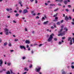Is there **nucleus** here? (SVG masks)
<instances>
[{
    "label": "nucleus",
    "instance_id": "1",
    "mask_svg": "<svg viewBox=\"0 0 74 74\" xmlns=\"http://www.w3.org/2000/svg\"><path fill=\"white\" fill-rule=\"evenodd\" d=\"M54 36V34H51V35L50 36V37H49L48 39L47 40V41L49 42H50L51 41L52 39H53V36Z\"/></svg>",
    "mask_w": 74,
    "mask_h": 74
},
{
    "label": "nucleus",
    "instance_id": "2",
    "mask_svg": "<svg viewBox=\"0 0 74 74\" xmlns=\"http://www.w3.org/2000/svg\"><path fill=\"white\" fill-rule=\"evenodd\" d=\"M36 70L37 72L39 73L40 71V70H41V67H38L37 68H36Z\"/></svg>",
    "mask_w": 74,
    "mask_h": 74
},
{
    "label": "nucleus",
    "instance_id": "3",
    "mask_svg": "<svg viewBox=\"0 0 74 74\" xmlns=\"http://www.w3.org/2000/svg\"><path fill=\"white\" fill-rule=\"evenodd\" d=\"M20 49H26V47H25L24 46L20 45Z\"/></svg>",
    "mask_w": 74,
    "mask_h": 74
},
{
    "label": "nucleus",
    "instance_id": "4",
    "mask_svg": "<svg viewBox=\"0 0 74 74\" xmlns=\"http://www.w3.org/2000/svg\"><path fill=\"white\" fill-rule=\"evenodd\" d=\"M69 17H67V16H66L65 17V20L67 22V21H68V20H69Z\"/></svg>",
    "mask_w": 74,
    "mask_h": 74
},
{
    "label": "nucleus",
    "instance_id": "5",
    "mask_svg": "<svg viewBox=\"0 0 74 74\" xmlns=\"http://www.w3.org/2000/svg\"><path fill=\"white\" fill-rule=\"evenodd\" d=\"M27 10L25 9L24 10L23 12V13L24 14H26V13H27Z\"/></svg>",
    "mask_w": 74,
    "mask_h": 74
},
{
    "label": "nucleus",
    "instance_id": "6",
    "mask_svg": "<svg viewBox=\"0 0 74 74\" xmlns=\"http://www.w3.org/2000/svg\"><path fill=\"white\" fill-rule=\"evenodd\" d=\"M64 33H60V34H58V36H64Z\"/></svg>",
    "mask_w": 74,
    "mask_h": 74
},
{
    "label": "nucleus",
    "instance_id": "7",
    "mask_svg": "<svg viewBox=\"0 0 74 74\" xmlns=\"http://www.w3.org/2000/svg\"><path fill=\"white\" fill-rule=\"evenodd\" d=\"M0 66H1H1H2V65H2L3 64V60H0Z\"/></svg>",
    "mask_w": 74,
    "mask_h": 74
},
{
    "label": "nucleus",
    "instance_id": "8",
    "mask_svg": "<svg viewBox=\"0 0 74 74\" xmlns=\"http://www.w3.org/2000/svg\"><path fill=\"white\" fill-rule=\"evenodd\" d=\"M26 44H29L30 43V41L29 40H26L25 41Z\"/></svg>",
    "mask_w": 74,
    "mask_h": 74
},
{
    "label": "nucleus",
    "instance_id": "9",
    "mask_svg": "<svg viewBox=\"0 0 74 74\" xmlns=\"http://www.w3.org/2000/svg\"><path fill=\"white\" fill-rule=\"evenodd\" d=\"M49 22V21H47L46 22H45L43 24L44 25H46V24H47V23H48Z\"/></svg>",
    "mask_w": 74,
    "mask_h": 74
},
{
    "label": "nucleus",
    "instance_id": "10",
    "mask_svg": "<svg viewBox=\"0 0 74 74\" xmlns=\"http://www.w3.org/2000/svg\"><path fill=\"white\" fill-rule=\"evenodd\" d=\"M64 3L65 5H66L67 3V1L66 0L64 1Z\"/></svg>",
    "mask_w": 74,
    "mask_h": 74
},
{
    "label": "nucleus",
    "instance_id": "11",
    "mask_svg": "<svg viewBox=\"0 0 74 74\" xmlns=\"http://www.w3.org/2000/svg\"><path fill=\"white\" fill-rule=\"evenodd\" d=\"M4 30L5 32H8V30L7 28H5Z\"/></svg>",
    "mask_w": 74,
    "mask_h": 74
},
{
    "label": "nucleus",
    "instance_id": "12",
    "mask_svg": "<svg viewBox=\"0 0 74 74\" xmlns=\"http://www.w3.org/2000/svg\"><path fill=\"white\" fill-rule=\"evenodd\" d=\"M62 30H63V28H61V29H60V30L58 32V33H60L62 32Z\"/></svg>",
    "mask_w": 74,
    "mask_h": 74
},
{
    "label": "nucleus",
    "instance_id": "13",
    "mask_svg": "<svg viewBox=\"0 0 74 74\" xmlns=\"http://www.w3.org/2000/svg\"><path fill=\"white\" fill-rule=\"evenodd\" d=\"M6 74H10L11 73H10V72L9 71H8L6 73Z\"/></svg>",
    "mask_w": 74,
    "mask_h": 74
},
{
    "label": "nucleus",
    "instance_id": "14",
    "mask_svg": "<svg viewBox=\"0 0 74 74\" xmlns=\"http://www.w3.org/2000/svg\"><path fill=\"white\" fill-rule=\"evenodd\" d=\"M70 42L69 43V44L70 45H72V44H73V43H72V40L71 39L70 40Z\"/></svg>",
    "mask_w": 74,
    "mask_h": 74
},
{
    "label": "nucleus",
    "instance_id": "15",
    "mask_svg": "<svg viewBox=\"0 0 74 74\" xmlns=\"http://www.w3.org/2000/svg\"><path fill=\"white\" fill-rule=\"evenodd\" d=\"M70 40H71V37H68V41H70Z\"/></svg>",
    "mask_w": 74,
    "mask_h": 74
},
{
    "label": "nucleus",
    "instance_id": "16",
    "mask_svg": "<svg viewBox=\"0 0 74 74\" xmlns=\"http://www.w3.org/2000/svg\"><path fill=\"white\" fill-rule=\"evenodd\" d=\"M56 25H60V22H58L56 23Z\"/></svg>",
    "mask_w": 74,
    "mask_h": 74
},
{
    "label": "nucleus",
    "instance_id": "17",
    "mask_svg": "<svg viewBox=\"0 0 74 74\" xmlns=\"http://www.w3.org/2000/svg\"><path fill=\"white\" fill-rule=\"evenodd\" d=\"M50 6H55V5L53 4H50L49 5Z\"/></svg>",
    "mask_w": 74,
    "mask_h": 74
},
{
    "label": "nucleus",
    "instance_id": "18",
    "mask_svg": "<svg viewBox=\"0 0 74 74\" xmlns=\"http://www.w3.org/2000/svg\"><path fill=\"white\" fill-rule=\"evenodd\" d=\"M26 70V71H28V70H29L28 69H27V68H25L24 69V71H25Z\"/></svg>",
    "mask_w": 74,
    "mask_h": 74
},
{
    "label": "nucleus",
    "instance_id": "19",
    "mask_svg": "<svg viewBox=\"0 0 74 74\" xmlns=\"http://www.w3.org/2000/svg\"><path fill=\"white\" fill-rule=\"evenodd\" d=\"M7 42H5V43H4L3 44V45H4V46H6V45H7Z\"/></svg>",
    "mask_w": 74,
    "mask_h": 74
},
{
    "label": "nucleus",
    "instance_id": "20",
    "mask_svg": "<svg viewBox=\"0 0 74 74\" xmlns=\"http://www.w3.org/2000/svg\"><path fill=\"white\" fill-rule=\"evenodd\" d=\"M8 46L9 47H11V46H12V45H11V43L10 42H9V44L8 45Z\"/></svg>",
    "mask_w": 74,
    "mask_h": 74
},
{
    "label": "nucleus",
    "instance_id": "21",
    "mask_svg": "<svg viewBox=\"0 0 74 74\" xmlns=\"http://www.w3.org/2000/svg\"><path fill=\"white\" fill-rule=\"evenodd\" d=\"M11 64V63H8V66H10Z\"/></svg>",
    "mask_w": 74,
    "mask_h": 74
},
{
    "label": "nucleus",
    "instance_id": "22",
    "mask_svg": "<svg viewBox=\"0 0 74 74\" xmlns=\"http://www.w3.org/2000/svg\"><path fill=\"white\" fill-rule=\"evenodd\" d=\"M64 30H66V31H67L68 30V29H67V28H66V27L64 28Z\"/></svg>",
    "mask_w": 74,
    "mask_h": 74
},
{
    "label": "nucleus",
    "instance_id": "23",
    "mask_svg": "<svg viewBox=\"0 0 74 74\" xmlns=\"http://www.w3.org/2000/svg\"><path fill=\"white\" fill-rule=\"evenodd\" d=\"M15 16L16 17H18V16H19V14H18V13H17L16 14Z\"/></svg>",
    "mask_w": 74,
    "mask_h": 74
},
{
    "label": "nucleus",
    "instance_id": "24",
    "mask_svg": "<svg viewBox=\"0 0 74 74\" xmlns=\"http://www.w3.org/2000/svg\"><path fill=\"white\" fill-rule=\"evenodd\" d=\"M71 67L72 69H74V66L73 65H72L71 66Z\"/></svg>",
    "mask_w": 74,
    "mask_h": 74
},
{
    "label": "nucleus",
    "instance_id": "25",
    "mask_svg": "<svg viewBox=\"0 0 74 74\" xmlns=\"http://www.w3.org/2000/svg\"><path fill=\"white\" fill-rule=\"evenodd\" d=\"M62 74H66V72L64 71H63L62 72Z\"/></svg>",
    "mask_w": 74,
    "mask_h": 74
},
{
    "label": "nucleus",
    "instance_id": "26",
    "mask_svg": "<svg viewBox=\"0 0 74 74\" xmlns=\"http://www.w3.org/2000/svg\"><path fill=\"white\" fill-rule=\"evenodd\" d=\"M58 10H59V8H57V9H56L54 10V11H55V12L57 11H58Z\"/></svg>",
    "mask_w": 74,
    "mask_h": 74
},
{
    "label": "nucleus",
    "instance_id": "27",
    "mask_svg": "<svg viewBox=\"0 0 74 74\" xmlns=\"http://www.w3.org/2000/svg\"><path fill=\"white\" fill-rule=\"evenodd\" d=\"M54 40H55V41H57V38H53Z\"/></svg>",
    "mask_w": 74,
    "mask_h": 74
},
{
    "label": "nucleus",
    "instance_id": "28",
    "mask_svg": "<svg viewBox=\"0 0 74 74\" xmlns=\"http://www.w3.org/2000/svg\"><path fill=\"white\" fill-rule=\"evenodd\" d=\"M65 38H66V37H63L62 38V40H64V39H65Z\"/></svg>",
    "mask_w": 74,
    "mask_h": 74
},
{
    "label": "nucleus",
    "instance_id": "29",
    "mask_svg": "<svg viewBox=\"0 0 74 74\" xmlns=\"http://www.w3.org/2000/svg\"><path fill=\"white\" fill-rule=\"evenodd\" d=\"M19 12L20 13H21V12H22V10H19Z\"/></svg>",
    "mask_w": 74,
    "mask_h": 74
},
{
    "label": "nucleus",
    "instance_id": "30",
    "mask_svg": "<svg viewBox=\"0 0 74 74\" xmlns=\"http://www.w3.org/2000/svg\"><path fill=\"white\" fill-rule=\"evenodd\" d=\"M58 15V14H56V15H54L53 16V17H56V16H57V15Z\"/></svg>",
    "mask_w": 74,
    "mask_h": 74
},
{
    "label": "nucleus",
    "instance_id": "31",
    "mask_svg": "<svg viewBox=\"0 0 74 74\" xmlns=\"http://www.w3.org/2000/svg\"><path fill=\"white\" fill-rule=\"evenodd\" d=\"M32 65L31 64L30 65V66H29V67L30 68H31L32 67Z\"/></svg>",
    "mask_w": 74,
    "mask_h": 74
},
{
    "label": "nucleus",
    "instance_id": "32",
    "mask_svg": "<svg viewBox=\"0 0 74 74\" xmlns=\"http://www.w3.org/2000/svg\"><path fill=\"white\" fill-rule=\"evenodd\" d=\"M55 19L56 20H57V19H58V17H56L55 18Z\"/></svg>",
    "mask_w": 74,
    "mask_h": 74
},
{
    "label": "nucleus",
    "instance_id": "33",
    "mask_svg": "<svg viewBox=\"0 0 74 74\" xmlns=\"http://www.w3.org/2000/svg\"><path fill=\"white\" fill-rule=\"evenodd\" d=\"M22 58H23V59L24 60V59H25L26 57H22Z\"/></svg>",
    "mask_w": 74,
    "mask_h": 74
},
{
    "label": "nucleus",
    "instance_id": "34",
    "mask_svg": "<svg viewBox=\"0 0 74 74\" xmlns=\"http://www.w3.org/2000/svg\"><path fill=\"white\" fill-rule=\"evenodd\" d=\"M36 19H39V17L38 16H37L36 17Z\"/></svg>",
    "mask_w": 74,
    "mask_h": 74
},
{
    "label": "nucleus",
    "instance_id": "35",
    "mask_svg": "<svg viewBox=\"0 0 74 74\" xmlns=\"http://www.w3.org/2000/svg\"><path fill=\"white\" fill-rule=\"evenodd\" d=\"M69 19L71 20L72 18L71 17V16H69Z\"/></svg>",
    "mask_w": 74,
    "mask_h": 74
},
{
    "label": "nucleus",
    "instance_id": "36",
    "mask_svg": "<svg viewBox=\"0 0 74 74\" xmlns=\"http://www.w3.org/2000/svg\"><path fill=\"white\" fill-rule=\"evenodd\" d=\"M10 72H11V74H12L13 73V72H12V70H10Z\"/></svg>",
    "mask_w": 74,
    "mask_h": 74
},
{
    "label": "nucleus",
    "instance_id": "37",
    "mask_svg": "<svg viewBox=\"0 0 74 74\" xmlns=\"http://www.w3.org/2000/svg\"><path fill=\"white\" fill-rule=\"evenodd\" d=\"M65 11H67V12H68L69 11V9H65Z\"/></svg>",
    "mask_w": 74,
    "mask_h": 74
},
{
    "label": "nucleus",
    "instance_id": "38",
    "mask_svg": "<svg viewBox=\"0 0 74 74\" xmlns=\"http://www.w3.org/2000/svg\"><path fill=\"white\" fill-rule=\"evenodd\" d=\"M15 41H18V39H15L14 40Z\"/></svg>",
    "mask_w": 74,
    "mask_h": 74
},
{
    "label": "nucleus",
    "instance_id": "39",
    "mask_svg": "<svg viewBox=\"0 0 74 74\" xmlns=\"http://www.w3.org/2000/svg\"><path fill=\"white\" fill-rule=\"evenodd\" d=\"M68 7H69V8H71V6L70 5H68Z\"/></svg>",
    "mask_w": 74,
    "mask_h": 74
},
{
    "label": "nucleus",
    "instance_id": "40",
    "mask_svg": "<svg viewBox=\"0 0 74 74\" xmlns=\"http://www.w3.org/2000/svg\"><path fill=\"white\" fill-rule=\"evenodd\" d=\"M6 35H8V32H6Z\"/></svg>",
    "mask_w": 74,
    "mask_h": 74
},
{
    "label": "nucleus",
    "instance_id": "41",
    "mask_svg": "<svg viewBox=\"0 0 74 74\" xmlns=\"http://www.w3.org/2000/svg\"><path fill=\"white\" fill-rule=\"evenodd\" d=\"M63 20H61L60 21V23H63Z\"/></svg>",
    "mask_w": 74,
    "mask_h": 74
},
{
    "label": "nucleus",
    "instance_id": "42",
    "mask_svg": "<svg viewBox=\"0 0 74 74\" xmlns=\"http://www.w3.org/2000/svg\"><path fill=\"white\" fill-rule=\"evenodd\" d=\"M51 28L52 29H54V27L53 26H51Z\"/></svg>",
    "mask_w": 74,
    "mask_h": 74
},
{
    "label": "nucleus",
    "instance_id": "43",
    "mask_svg": "<svg viewBox=\"0 0 74 74\" xmlns=\"http://www.w3.org/2000/svg\"><path fill=\"white\" fill-rule=\"evenodd\" d=\"M6 10H7V11H8V12H9V11H10L9 9H6Z\"/></svg>",
    "mask_w": 74,
    "mask_h": 74
},
{
    "label": "nucleus",
    "instance_id": "44",
    "mask_svg": "<svg viewBox=\"0 0 74 74\" xmlns=\"http://www.w3.org/2000/svg\"><path fill=\"white\" fill-rule=\"evenodd\" d=\"M53 26H54V27H56V25H55V24L54 25H53Z\"/></svg>",
    "mask_w": 74,
    "mask_h": 74
},
{
    "label": "nucleus",
    "instance_id": "45",
    "mask_svg": "<svg viewBox=\"0 0 74 74\" xmlns=\"http://www.w3.org/2000/svg\"><path fill=\"white\" fill-rule=\"evenodd\" d=\"M58 5H59V6H61V4L60 3H59L58 4Z\"/></svg>",
    "mask_w": 74,
    "mask_h": 74
},
{
    "label": "nucleus",
    "instance_id": "46",
    "mask_svg": "<svg viewBox=\"0 0 74 74\" xmlns=\"http://www.w3.org/2000/svg\"><path fill=\"white\" fill-rule=\"evenodd\" d=\"M35 3H36V4L37 3V0H35Z\"/></svg>",
    "mask_w": 74,
    "mask_h": 74
},
{
    "label": "nucleus",
    "instance_id": "47",
    "mask_svg": "<svg viewBox=\"0 0 74 74\" xmlns=\"http://www.w3.org/2000/svg\"><path fill=\"white\" fill-rule=\"evenodd\" d=\"M71 24L72 25H74V22H71Z\"/></svg>",
    "mask_w": 74,
    "mask_h": 74
},
{
    "label": "nucleus",
    "instance_id": "48",
    "mask_svg": "<svg viewBox=\"0 0 74 74\" xmlns=\"http://www.w3.org/2000/svg\"><path fill=\"white\" fill-rule=\"evenodd\" d=\"M31 53H32L33 54V53H34V51H33L32 50L31 51Z\"/></svg>",
    "mask_w": 74,
    "mask_h": 74
},
{
    "label": "nucleus",
    "instance_id": "49",
    "mask_svg": "<svg viewBox=\"0 0 74 74\" xmlns=\"http://www.w3.org/2000/svg\"><path fill=\"white\" fill-rule=\"evenodd\" d=\"M59 44H62V42H59Z\"/></svg>",
    "mask_w": 74,
    "mask_h": 74
},
{
    "label": "nucleus",
    "instance_id": "50",
    "mask_svg": "<svg viewBox=\"0 0 74 74\" xmlns=\"http://www.w3.org/2000/svg\"><path fill=\"white\" fill-rule=\"evenodd\" d=\"M42 45V44H40L39 45V47H41V45Z\"/></svg>",
    "mask_w": 74,
    "mask_h": 74
},
{
    "label": "nucleus",
    "instance_id": "51",
    "mask_svg": "<svg viewBox=\"0 0 74 74\" xmlns=\"http://www.w3.org/2000/svg\"><path fill=\"white\" fill-rule=\"evenodd\" d=\"M26 73H27V72H24V73H23V74H26Z\"/></svg>",
    "mask_w": 74,
    "mask_h": 74
},
{
    "label": "nucleus",
    "instance_id": "52",
    "mask_svg": "<svg viewBox=\"0 0 74 74\" xmlns=\"http://www.w3.org/2000/svg\"><path fill=\"white\" fill-rule=\"evenodd\" d=\"M45 5H48V4H47V3H45Z\"/></svg>",
    "mask_w": 74,
    "mask_h": 74
},
{
    "label": "nucleus",
    "instance_id": "53",
    "mask_svg": "<svg viewBox=\"0 0 74 74\" xmlns=\"http://www.w3.org/2000/svg\"><path fill=\"white\" fill-rule=\"evenodd\" d=\"M36 13H34L33 14V15H34V16H35V15H36Z\"/></svg>",
    "mask_w": 74,
    "mask_h": 74
},
{
    "label": "nucleus",
    "instance_id": "54",
    "mask_svg": "<svg viewBox=\"0 0 74 74\" xmlns=\"http://www.w3.org/2000/svg\"><path fill=\"white\" fill-rule=\"evenodd\" d=\"M64 27V26L63 25H62V26H61V28H63V27Z\"/></svg>",
    "mask_w": 74,
    "mask_h": 74
},
{
    "label": "nucleus",
    "instance_id": "55",
    "mask_svg": "<svg viewBox=\"0 0 74 74\" xmlns=\"http://www.w3.org/2000/svg\"><path fill=\"white\" fill-rule=\"evenodd\" d=\"M25 31H27V28H25Z\"/></svg>",
    "mask_w": 74,
    "mask_h": 74
},
{
    "label": "nucleus",
    "instance_id": "56",
    "mask_svg": "<svg viewBox=\"0 0 74 74\" xmlns=\"http://www.w3.org/2000/svg\"><path fill=\"white\" fill-rule=\"evenodd\" d=\"M14 12H15V13H16V12H17V11H16V10H14Z\"/></svg>",
    "mask_w": 74,
    "mask_h": 74
},
{
    "label": "nucleus",
    "instance_id": "57",
    "mask_svg": "<svg viewBox=\"0 0 74 74\" xmlns=\"http://www.w3.org/2000/svg\"><path fill=\"white\" fill-rule=\"evenodd\" d=\"M74 63V62H72L71 63V64L72 65Z\"/></svg>",
    "mask_w": 74,
    "mask_h": 74
},
{
    "label": "nucleus",
    "instance_id": "58",
    "mask_svg": "<svg viewBox=\"0 0 74 74\" xmlns=\"http://www.w3.org/2000/svg\"><path fill=\"white\" fill-rule=\"evenodd\" d=\"M10 52H14V50H10Z\"/></svg>",
    "mask_w": 74,
    "mask_h": 74
},
{
    "label": "nucleus",
    "instance_id": "59",
    "mask_svg": "<svg viewBox=\"0 0 74 74\" xmlns=\"http://www.w3.org/2000/svg\"><path fill=\"white\" fill-rule=\"evenodd\" d=\"M63 1V0H59L60 2H61Z\"/></svg>",
    "mask_w": 74,
    "mask_h": 74
},
{
    "label": "nucleus",
    "instance_id": "60",
    "mask_svg": "<svg viewBox=\"0 0 74 74\" xmlns=\"http://www.w3.org/2000/svg\"><path fill=\"white\" fill-rule=\"evenodd\" d=\"M43 19H45V18H44V17H43L42 18V20H43Z\"/></svg>",
    "mask_w": 74,
    "mask_h": 74
},
{
    "label": "nucleus",
    "instance_id": "61",
    "mask_svg": "<svg viewBox=\"0 0 74 74\" xmlns=\"http://www.w3.org/2000/svg\"><path fill=\"white\" fill-rule=\"evenodd\" d=\"M28 51H30V48H29L28 49Z\"/></svg>",
    "mask_w": 74,
    "mask_h": 74
},
{
    "label": "nucleus",
    "instance_id": "62",
    "mask_svg": "<svg viewBox=\"0 0 74 74\" xmlns=\"http://www.w3.org/2000/svg\"><path fill=\"white\" fill-rule=\"evenodd\" d=\"M44 17H45V18L46 19L47 18V16H45Z\"/></svg>",
    "mask_w": 74,
    "mask_h": 74
},
{
    "label": "nucleus",
    "instance_id": "63",
    "mask_svg": "<svg viewBox=\"0 0 74 74\" xmlns=\"http://www.w3.org/2000/svg\"><path fill=\"white\" fill-rule=\"evenodd\" d=\"M2 72H3V70H1L0 71V73H2Z\"/></svg>",
    "mask_w": 74,
    "mask_h": 74
},
{
    "label": "nucleus",
    "instance_id": "64",
    "mask_svg": "<svg viewBox=\"0 0 74 74\" xmlns=\"http://www.w3.org/2000/svg\"><path fill=\"white\" fill-rule=\"evenodd\" d=\"M72 39L73 40V41H74V38H72Z\"/></svg>",
    "mask_w": 74,
    "mask_h": 74
}]
</instances>
